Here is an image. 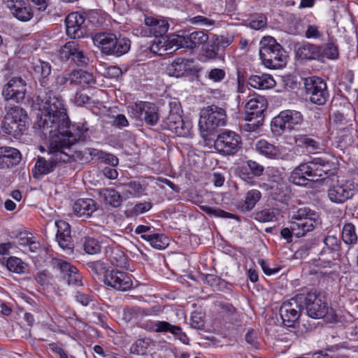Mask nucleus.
<instances>
[{
    "label": "nucleus",
    "instance_id": "obj_1",
    "mask_svg": "<svg viewBox=\"0 0 358 358\" xmlns=\"http://www.w3.org/2000/svg\"><path fill=\"white\" fill-rule=\"evenodd\" d=\"M71 73H58L54 76L50 87L45 89L44 94L40 92L38 95V100L41 101V108L36 125L45 135H55L71 127L62 97L56 94L63 91L66 83H71Z\"/></svg>",
    "mask_w": 358,
    "mask_h": 358
},
{
    "label": "nucleus",
    "instance_id": "obj_2",
    "mask_svg": "<svg viewBox=\"0 0 358 358\" xmlns=\"http://www.w3.org/2000/svg\"><path fill=\"white\" fill-rule=\"evenodd\" d=\"M36 132L44 138H50L48 157H38L35 164L34 177L40 178L55 171L58 164L67 163L71 157V147L77 141H84L88 137V127L84 124L72 125L64 129V132L55 135H45L39 127L34 124Z\"/></svg>",
    "mask_w": 358,
    "mask_h": 358
},
{
    "label": "nucleus",
    "instance_id": "obj_3",
    "mask_svg": "<svg viewBox=\"0 0 358 358\" xmlns=\"http://www.w3.org/2000/svg\"><path fill=\"white\" fill-rule=\"evenodd\" d=\"M337 164L327 157H314L301 163L291 172L289 180L294 185L308 186L311 182L323 180L336 173Z\"/></svg>",
    "mask_w": 358,
    "mask_h": 358
},
{
    "label": "nucleus",
    "instance_id": "obj_4",
    "mask_svg": "<svg viewBox=\"0 0 358 358\" xmlns=\"http://www.w3.org/2000/svg\"><path fill=\"white\" fill-rule=\"evenodd\" d=\"M92 40L101 53L106 55L120 57L127 53L131 45L128 38H117L115 34L109 32L96 33L93 35Z\"/></svg>",
    "mask_w": 358,
    "mask_h": 358
},
{
    "label": "nucleus",
    "instance_id": "obj_5",
    "mask_svg": "<svg viewBox=\"0 0 358 358\" xmlns=\"http://www.w3.org/2000/svg\"><path fill=\"white\" fill-rule=\"evenodd\" d=\"M259 56L264 66L269 69H280L286 64L284 50L271 36H264L261 40Z\"/></svg>",
    "mask_w": 358,
    "mask_h": 358
},
{
    "label": "nucleus",
    "instance_id": "obj_6",
    "mask_svg": "<svg viewBox=\"0 0 358 358\" xmlns=\"http://www.w3.org/2000/svg\"><path fill=\"white\" fill-rule=\"evenodd\" d=\"M319 214L309 207L303 206L293 210L290 215L292 229L296 237L304 236L316 227Z\"/></svg>",
    "mask_w": 358,
    "mask_h": 358
},
{
    "label": "nucleus",
    "instance_id": "obj_7",
    "mask_svg": "<svg viewBox=\"0 0 358 358\" xmlns=\"http://www.w3.org/2000/svg\"><path fill=\"white\" fill-rule=\"evenodd\" d=\"M227 124V114L224 108L216 105H210L202 109L199 122V129L203 138L208 133L215 131Z\"/></svg>",
    "mask_w": 358,
    "mask_h": 358
},
{
    "label": "nucleus",
    "instance_id": "obj_8",
    "mask_svg": "<svg viewBox=\"0 0 358 358\" xmlns=\"http://www.w3.org/2000/svg\"><path fill=\"white\" fill-rule=\"evenodd\" d=\"M303 116L301 112L294 110L281 111L271 122V129L275 136H281L286 131H290L296 126L301 125Z\"/></svg>",
    "mask_w": 358,
    "mask_h": 358
},
{
    "label": "nucleus",
    "instance_id": "obj_9",
    "mask_svg": "<svg viewBox=\"0 0 358 358\" xmlns=\"http://www.w3.org/2000/svg\"><path fill=\"white\" fill-rule=\"evenodd\" d=\"M27 115L19 106L10 108L1 122L2 132L17 136L23 133L26 129Z\"/></svg>",
    "mask_w": 358,
    "mask_h": 358
},
{
    "label": "nucleus",
    "instance_id": "obj_10",
    "mask_svg": "<svg viewBox=\"0 0 358 358\" xmlns=\"http://www.w3.org/2000/svg\"><path fill=\"white\" fill-rule=\"evenodd\" d=\"M241 145V136L231 130L221 132L214 141L215 150L224 156L234 155L240 150Z\"/></svg>",
    "mask_w": 358,
    "mask_h": 358
},
{
    "label": "nucleus",
    "instance_id": "obj_11",
    "mask_svg": "<svg viewBox=\"0 0 358 358\" xmlns=\"http://www.w3.org/2000/svg\"><path fill=\"white\" fill-rule=\"evenodd\" d=\"M306 94L311 103L322 106L329 99L327 83L319 77L313 76L304 79Z\"/></svg>",
    "mask_w": 358,
    "mask_h": 358
},
{
    "label": "nucleus",
    "instance_id": "obj_12",
    "mask_svg": "<svg viewBox=\"0 0 358 358\" xmlns=\"http://www.w3.org/2000/svg\"><path fill=\"white\" fill-rule=\"evenodd\" d=\"M357 185L352 180H337L329 187L327 196L334 203L342 204L352 198L357 192Z\"/></svg>",
    "mask_w": 358,
    "mask_h": 358
},
{
    "label": "nucleus",
    "instance_id": "obj_13",
    "mask_svg": "<svg viewBox=\"0 0 358 358\" xmlns=\"http://www.w3.org/2000/svg\"><path fill=\"white\" fill-rule=\"evenodd\" d=\"M303 294L297 295L294 298L285 301L280 306V315L284 325L294 327L298 322L301 310L303 308Z\"/></svg>",
    "mask_w": 358,
    "mask_h": 358
},
{
    "label": "nucleus",
    "instance_id": "obj_14",
    "mask_svg": "<svg viewBox=\"0 0 358 358\" xmlns=\"http://www.w3.org/2000/svg\"><path fill=\"white\" fill-rule=\"evenodd\" d=\"M181 108L177 101L169 103V113L164 120V123L169 130L178 136H185L188 132V127L181 116Z\"/></svg>",
    "mask_w": 358,
    "mask_h": 358
},
{
    "label": "nucleus",
    "instance_id": "obj_15",
    "mask_svg": "<svg viewBox=\"0 0 358 358\" xmlns=\"http://www.w3.org/2000/svg\"><path fill=\"white\" fill-rule=\"evenodd\" d=\"M303 303L307 314L312 318H322L328 313V307L323 296L316 292H308L306 296L303 295Z\"/></svg>",
    "mask_w": 358,
    "mask_h": 358
},
{
    "label": "nucleus",
    "instance_id": "obj_16",
    "mask_svg": "<svg viewBox=\"0 0 358 358\" xmlns=\"http://www.w3.org/2000/svg\"><path fill=\"white\" fill-rule=\"evenodd\" d=\"M208 35L203 31H195L186 36L176 35L169 39L172 47L194 49L204 45L208 40Z\"/></svg>",
    "mask_w": 358,
    "mask_h": 358
},
{
    "label": "nucleus",
    "instance_id": "obj_17",
    "mask_svg": "<svg viewBox=\"0 0 358 358\" xmlns=\"http://www.w3.org/2000/svg\"><path fill=\"white\" fill-rule=\"evenodd\" d=\"M50 264L53 268L63 274V278L68 285L74 286L83 285L82 276L78 270L70 263L60 259L52 258Z\"/></svg>",
    "mask_w": 358,
    "mask_h": 358
},
{
    "label": "nucleus",
    "instance_id": "obj_18",
    "mask_svg": "<svg viewBox=\"0 0 358 358\" xmlns=\"http://www.w3.org/2000/svg\"><path fill=\"white\" fill-rule=\"evenodd\" d=\"M104 284L115 290L125 292L132 287L133 282L128 273L118 270H110L103 279Z\"/></svg>",
    "mask_w": 358,
    "mask_h": 358
},
{
    "label": "nucleus",
    "instance_id": "obj_19",
    "mask_svg": "<svg viewBox=\"0 0 358 358\" xmlns=\"http://www.w3.org/2000/svg\"><path fill=\"white\" fill-rule=\"evenodd\" d=\"M255 149L259 154L270 159L287 160L289 158L285 147L275 145L264 139L256 143Z\"/></svg>",
    "mask_w": 358,
    "mask_h": 358
},
{
    "label": "nucleus",
    "instance_id": "obj_20",
    "mask_svg": "<svg viewBox=\"0 0 358 358\" xmlns=\"http://www.w3.org/2000/svg\"><path fill=\"white\" fill-rule=\"evenodd\" d=\"M65 22L66 34L71 38H80L86 35L85 18L82 14L78 12L71 13L66 16Z\"/></svg>",
    "mask_w": 358,
    "mask_h": 358
},
{
    "label": "nucleus",
    "instance_id": "obj_21",
    "mask_svg": "<svg viewBox=\"0 0 358 358\" xmlns=\"http://www.w3.org/2000/svg\"><path fill=\"white\" fill-rule=\"evenodd\" d=\"M26 83L20 77H15L3 87L2 95L5 100H15L19 103L22 101L26 94Z\"/></svg>",
    "mask_w": 358,
    "mask_h": 358
},
{
    "label": "nucleus",
    "instance_id": "obj_22",
    "mask_svg": "<svg viewBox=\"0 0 358 358\" xmlns=\"http://www.w3.org/2000/svg\"><path fill=\"white\" fill-rule=\"evenodd\" d=\"M268 106L267 100L262 96H254L245 105V120L251 122L255 119L264 118V112Z\"/></svg>",
    "mask_w": 358,
    "mask_h": 358
},
{
    "label": "nucleus",
    "instance_id": "obj_23",
    "mask_svg": "<svg viewBox=\"0 0 358 358\" xmlns=\"http://www.w3.org/2000/svg\"><path fill=\"white\" fill-rule=\"evenodd\" d=\"M20 161L21 154L17 149L10 146L0 147V169L13 167Z\"/></svg>",
    "mask_w": 358,
    "mask_h": 358
},
{
    "label": "nucleus",
    "instance_id": "obj_24",
    "mask_svg": "<svg viewBox=\"0 0 358 358\" xmlns=\"http://www.w3.org/2000/svg\"><path fill=\"white\" fill-rule=\"evenodd\" d=\"M136 111L140 113V117L145 122L150 126L157 124L159 115L157 107L150 102H141L136 105Z\"/></svg>",
    "mask_w": 358,
    "mask_h": 358
},
{
    "label": "nucleus",
    "instance_id": "obj_25",
    "mask_svg": "<svg viewBox=\"0 0 358 358\" xmlns=\"http://www.w3.org/2000/svg\"><path fill=\"white\" fill-rule=\"evenodd\" d=\"M96 210V202L91 199H79L73 205V213L83 219L90 217Z\"/></svg>",
    "mask_w": 358,
    "mask_h": 358
},
{
    "label": "nucleus",
    "instance_id": "obj_26",
    "mask_svg": "<svg viewBox=\"0 0 358 358\" xmlns=\"http://www.w3.org/2000/svg\"><path fill=\"white\" fill-rule=\"evenodd\" d=\"M157 324V333H170L182 343L186 345L189 344V339L187 334L182 331V328L180 326L173 325L169 322L160 320L158 321Z\"/></svg>",
    "mask_w": 358,
    "mask_h": 358
},
{
    "label": "nucleus",
    "instance_id": "obj_27",
    "mask_svg": "<svg viewBox=\"0 0 358 358\" xmlns=\"http://www.w3.org/2000/svg\"><path fill=\"white\" fill-rule=\"evenodd\" d=\"M18 244L25 250L36 254L40 250V243L34 239L32 234L28 231H21L16 236Z\"/></svg>",
    "mask_w": 358,
    "mask_h": 358
},
{
    "label": "nucleus",
    "instance_id": "obj_28",
    "mask_svg": "<svg viewBox=\"0 0 358 358\" xmlns=\"http://www.w3.org/2000/svg\"><path fill=\"white\" fill-rule=\"evenodd\" d=\"M192 61L184 58H177L166 68V72L170 76L179 78L190 70Z\"/></svg>",
    "mask_w": 358,
    "mask_h": 358
},
{
    "label": "nucleus",
    "instance_id": "obj_29",
    "mask_svg": "<svg viewBox=\"0 0 358 358\" xmlns=\"http://www.w3.org/2000/svg\"><path fill=\"white\" fill-rule=\"evenodd\" d=\"M248 83L252 87L259 90L271 89L275 85L273 77L271 75L264 73L250 76Z\"/></svg>",
    "mask_w": 358,
    "mask_h": 358
},
{
    "label": "nucleus",
    "instance_id": "obj_30",
    "mask_svg": "<svg viewBox=\"0 0 358 358\" xmlns=\"http://www.w3.org/2000/svg\"><path fill=\"white\" fill-rule=\"evenodd\" d=\"M294 142L298 147L307 150H317L321 148L319 141L312 134H297L294 137Z\"/></svg>",
    "mask_w": 358,
    "mask_h": 358
},
{
    "label": "nucleus",
    "instance_id": "obj_31",
    "mask_svg": "<svg viewBox=\"0 0 358 358\" xmlns=\"http://www.w3.org/2000/svg\"><path fill=\"white\" fill-rule=\"evenodd\" d=\"M106 257L113 266L120 268L127 267V258L120 248H108L106 250Z\"/></svg>",
    "mask_w": 358,
    "mask_h": 358
},
{
    "label": "nucleus",
    "instance_id": "obj_32",
    "mask_svg": "<svg viewBox=\"0 0 358 358\" xmlns=\"http://www.w3.org/2000/svg\"><path fill=\"white\" fill-rule=\"evenodd\" d=\"M99 195L106 204L118 208L122 202V195L113 188H103L99 190Z\"/></svg>",
    "mask_w": 358,
    "mask_h": 358
},
{
    "label": "nucleus",
    "instance_id": "obj_33",
    "mask_svg": "<svg viewBox=\"0 0 358 358\" xmlns=\"http://www.w3.org/2000/svg\"><path fill=\"white\" fill-rule=\"evenodd\" d=\"M296 55L301 59H320L319 45L306 43L301 45L296 50Z\"/></svg>",
    "mask_w": 358,
    "mask_h": 358
},
{
    "label": "nucleus",
    "instance_id": "obj_34",
    "mask_svg": "<svg viewBox=\"0 0 358 358\" xmlns=\"http://www.w3.org/2000/svg\"><path fill=\"white\" fill-rule=\"evenodd\" d=\"M325 248L321 252V254L327 250L333 254V259H336L340 256L342 243L341 240L335 235H327L323 239Z\"/></svg>",
    "mask_w": 358,
    "mask_h": 358
},
{
    "label": "nucleus",
    "instance_id": "obj_35",
    "mask_svg": "<svg viewBox=\"0 0 358 358\" xmlns=\"http://www.w3.org/2000/svg\"><path fill=\"white\" fill-rule=\"evenodd\" d=\"M71 85H79L85 86L92 85L95 83L93 75L86 71L79 69L71 73Z\"/></svg>",
    "mask_w": 358,
    "mask_h": 358
},
{
    "label": "nucleus",
    "instance_id": "obj_36",
    "mask_svg": "<svg viewBox=\"0 0 358 358\" xmlns=\"http://www.w3.org/2000/svg\"><path fill=\"white\" fill-rule=\"evenodd\" d=\"M141 238L157 250L165 249L169 245L168 238L162 234H143L141 235Z\"/></svg>",
    "mask_w": 358,
    "mask_h": 358
},
{
    "label": "nucleus",
    "instance_id": "obj_37",
    "mask_svg": "<svg viewBox=\"0 0 358 358\" xmlns=\"http://www.w3.org/2000/svg\"><path fill=\"white\" fill-rule=\"evenodd\" d=\"M51 69L52 67L49 62L41 60H39L34 65V73L40 77V83L43 87L48 85V78L51 73Z\"/></svg>",
    "mask_w": 358,
    "mask_h": 358
},
{
    "label": "nucleus",
    "instance_id": "obj_38",
    "mask_svg": "<svg viewBox=\"0 0 358 358\" xmlns=\"http://www.w3.org/2000/svg\"><path fill=\"white\" fill-rule=\"evenodd\" d=\"M83 250L88 255H96L101 250V245L98 240L90 236H85L80 239Z\"/></svg>",
    "mask_w": 358,
    "mask_h": 358
},
{
    "label": "nucleus",
    "instance_id": "obj_39",
    "mask_svg": "<svg viewBox=\"0 0 358 358\" xmlns=\"http://www.w3.org/2000/svg\"><path fill=\"white\" fill-rule=\"evenodd\" d=\"M87 151L90 155L96 157L105 164L111 165L113 167L118 165L119 160L117 157L113 154L94 148H89L87 149Z\"/></svg>",
    "mask_w": 358,
    "mask_h": 358
},
{
    "label": "nucleus",
    "instance_id": "obj_40",
    "mask_svg": "<svg viewBox=\"0 0 358 358\" xmlns=\"http://www.w3.org/2000/svg\"><path fill=\"white\" fill-rule=\"evenodd\" d=\"M342 240L347 245H355L357 242V235L355 225L351 222L345 223L342 229Z\"/></svg>",
    "mask_w": 358,
    "mask_h": 358
},
{
    "label": "nucleus",
    "instance_id": "obj_41",
    "mask_svg": "<svg viewBox=\"0 0 358 358\" xmlns=\"http://www.w3.org/2000/svg\"><path fill=\"white\" fill-rule=\"evenodd\" d=\"M13 15L22 22L29 21L33 17L31 7L22 1L20 3H17V8L13 11Z\"/></svg>",
    "mask_w": 358,
    "mask_h": 358
},
{
    "label": "nucleus",
    "instance_id": "obj_42",
    "mask_svg": "<svg viewBox=\"0 0 358 358\" xmlns=\"http://www.w3.org/2000/svg\"><path fill=\"white\" fill-rule=\"evenodd\" d=\"M151 345H154L152 339L149 338H140L131 345V352L137 355H145Z\"/></svg>",
    "mask_w": 358,
    "mask_h": 358
},
{
    "label": "nucleus",
    "instance_id": "obj_43",
    "mask_svg": "<svg viewBox=\"0 0 358 358\" xmlns=\"http://www.w3.org/2000/svg\"><path fill=\"white\" fill-rule=\"evenodd\" d=\"M320 59L327 58L329 59H335L338 57V47L331 40L327 43L319 45Z\"/></svg>",
    "mask_w": 358,
    "mask_h": 358
},
{
    "label": "nucleus",
    "instance_id": "obj_44",
    "mask_svg": "<svg viewBox=\"0 0 358 358\" xmlns=\"http://www.w3.org/2000/svg\"><path fill=\"white\" fill-rule=\"evenodd\" d=\"M203 55L208 59H214L219 57L220 48L213 38H209L202 48Z\"/></svg>",
    "mask_w": 358,
    "mask_h": 358
},
{
    "label": "nucleus",
    "instance_id": "obj_45",
    "mask_svg": "<svg viewBox=\"0 0 358 358\" xmlns=\"http://www.w3.org/2000/svg\"><path fill=\"white\" fill-rule=\"evenodd\" d=\"M86 265L90 272L96 275L97 277L103 276V279L106 275L110 272L107 268V264L100 260L88 262Z\"/></svg>",
    "mask_w": 358,
    "mask_h": 358
},
{
    "label": "nucleus",
    "instance_id": "obj_46",
    "mask_svg": "<svg viewBox=\"0 0 358 358\" xmlns=\"http://www.w3.org/2000/svg\"><path fill=\"white\" fill-rule=\"evenodd\" d=\"M262 197L261 192L257 189H252L246 193L243 208L250 210H252Z\"/></svg>",
    "mask_w": 358,
    "mask_h": 358
},
{
    "label": "nucleus",
    "instance_id": "obj_47",
    "mask_svg": "<svg viewBox=\"0 0 358 358\" xmlns=\"http://www.w3.org/2000/svg\"><path fill=\"white\" fill-rule=\"evenodd\" d=\"M124 187L127 193L135 197L140 196L142 192L145 189V187L138 181H131L128 183L124 184Z\"/></svg>",
    "mask_w": 358,
    "mask_h": 358
},
{
    "label": "nucleus",
    "instance_id": "obj_48",
    "mask_svg": "<svg viewBox=\"0 0 358 358\" xmlns=\"http://www.w3.org/2000/svg\"><path fill=\"white\" fill-rule=\"evenodd\" d=\"M200 208L201 210L205 212L210 216H214L216 217H222V218H234V215L225 212L224 210L220 208H214L208 206H200Z\"/></svg>",
    "mask_w": 358,
    "mask_h": 358
},
{
    "label": "nucleus",
    "instance_id": "obj_49",
    "mask_svg": "<svg viewBox=\"0 0 358 358\" xmlns=\"http://www.w3.org/2000/svg\"><path fill=\"white\" fill-rule=\"evenodd\" d=\"M6 267L10 271L16 273H24V266L23 262L20 258L15 257H10L6 262Z\"/></svg>",
    "mask_w": 358,
    "mask_h": 358
},
{
    "label": "nucleus",
    "instance_id": "obj_50",
    "mask_svg": "<svg viewBox=\"0 0 358 358\" xmlns=\"http://www.w3.org/2000/svg\"><path fill=\"white\" fill-rule=\"evenodd\" d=\"M267 25V19L263 14H255L250 20V27L255 30H259L266 27Z\"/></svg>",
    "mask_w": 358,
    "mask_h": 358
},
{
    "label": "nucleus",
    "instance_id": "obj_51",
    "mask_svg": "<svg viewBox=\"0 0 358 358\" xmlns=\"http://www.w3.org/2000/svg\"><path fill=\"white\" fill-rule=\"evenodd\" d=\"M206 77L213 83H220L225 78L226 72L222 69L214 68L206 72Z\"/></svg>",
    "mask_w": 358,
    "mask_h": 358
},
{
    "label": "nucleus",
    "instance_id": "obj_52",
    "mask_svg": "<svg viewBox=\"0 0 358 358\" xmlns=\"http://www.w3.org/2000/svg\"><path fill=\"white\" fill-rule=\"evenodd\" d=\"M76 41H71L66 43L61 49L59 55L62 59L69 60L71 59L73 51L76 50Z\"/></svg>",
    "mask_w": 358,
    "mask_h": 358
},
{
    "label": "nucleus",
    "instance_id": "obj_53",
    "mask_svg": "<svg viewBox=\"0 0 358 358\" xmlns=\"http://www.w3.org/2000/svg\"><path fill=\"white\" fill-rule=\"evenodd\" d=\"M71 57V61L76 63L78 66H83L87 62V57L85 55L83 50L80 48L78 43L76 42V50Z\"/></svg>",
    "mask_w": 358,
    "mask_h": 358
},
{
    "label": "nucleus",
    "instance_id": "obj_54",
    "mask_svg": "<svg viewBox=\"0 0 358 358\" xmlns=\"http://www.w3.org/2000/svg\"><path fill=\"white\" fill-rule=\"evenodd\" d=\"M256 220L261 222H273L276 220L275 215L271 209H264L255 214Z\"/></svg>",
    "mask_w": 358,
    "mask_h": 358
},
{
    "label": "nucleus",
    "instance_id": "obj_55",
    "mask_svg": "<svg viewBox=\"0 0 358 358\" xmlns=\"http://www.w3.org/2000/svg\"><path fill=\"white\" fill-rule=\"evenodd\" d=\"M57 241L59 246L66 250H71L73 248V244L71 241V234H57Z\"/></svg>",
    "mask_w": 358,
    "mask_h": 358
},
{
    "label": "nucleus",
    "instance_id": "obj_56",
    "mask_svg": "<svg viewBox=\"0 0 358 358\" xmlns=\"http://www.w3.org/2000/svg\"><path fill=\"white\" fill-rule=\"evenodd\" d=\"M189 22L192 24L210 27H213L215 24V20L209 19L206 17L202 15H197L189 19Z\"/></svg>",
    "mask_w": 358,
    "mask_h": 358
},
{
    "label": "nucleus",
    "instance_id": "obj_57",
    "mask_svg": "<svg viewBox=\"0 0 358 358\" xmlns=\"http://www.w3.org/2000/svg\"><path fill=\"white\" fill-rule=\"evenodd\" d=\"M213 38L217 43V45H218L220 50L221 48L224 49L231 45L234 41V36L231 35H213Z\"/></svg>",
    "mask_w": 358,
    "mask_h": 358
},
{
    "label": "nucleus",
    "instance_id": "obj_58",
    "mask_svg": "<svg viewBox=\"0 0 358 358\" xmlns=\"http://www.w3.org/2000/svg\"><path fill=\"white\" fill-rule=\"evenodd\" d=\"M262 119H255L251 122L245 123L241 126V130L247 132H253L258 130L263 124Z\"/></svg>",
    "mask_w": 358,
    "mask_h": 358
},
{
    "label": "nucleus",
    "instance_id": "obj_59",
    "mask_svg": "<svg viewBox=\"0 0 358 358\" xmlns=\"http://www.w3.org/2000/svg\"><path fill=\"white\" fill-rule=\"evenodd\" d=\"M190 325L195 329H202L204 327V320L200 313H194L190 320Z\"/></svg>",
    "mask_w": 358,
    "mask_h": 358
},
{
    "label": "nucleus",
    "instance_id": "obj_60",
    "mask_svg": "<svg viewBox=\"0 0 358 358\" xmlns=\"http://www.w3.org/2000/svg\"><path fill=\"white\" fill-rule=\"evenodd\" d=\"M322 35L318 27L315 24H308L304 34L307 38H319Z\"/></svg>",
    "mask_w": 358,
    "mask_h": 358
},
{
    "label": "nucleus",
    "instance_id": "obj_61",
    "mask_svg": "<svg viewBox=\"0 0 358 358\" xmlns=\"http://www.w3.org/2000/svg\"><path fill=\"white\" fill-rule=\"evenodd\" d=\"M247 164L254 176L259 177L262 175L264 170L262 165L252 160H248Z\"/></svg>",
    "mask_w": 358,
    "mask_h": 358
},
{
    "label": "nucleus",
    "instance_id": "obj_62",
    "mask_svg": "<svg viewBox=\"0 0 358 358\" xmlns=\"http://www.w3.org/2000/svg\"><path fill=\"white\" fill-rule=\"evenodd\" d=\"M50 278V275L47 271L38 272L35 276L36 281L41 286L49 285Z\"/></svg>",
    "mask_w": 358,
    "mask_h": 358
},
{
    "label": "nucleus",
    "instance_id": "obj_63",
    "mask_svg": "<svg viewBox=\"0 0 358 358\" xmlns=\"http://www.w3.org/2000/svg\"><path fill=\"white\" fill-rule=\"evenodd\" d=\"M354 80V73L352 71L348 70L345 72L342 76V85H345V90L349 91Z\"/></svg>",
    "mask_w": 358,
    "mask_h": 358
},
{
    "label": "nucleus",
    "instance_id": "obj_64",
    "mask_svg": "<svg viewBox=\"0 0 358 358\" xmlns=\"http://www.w3.org/2000/svg\"><path fill=\"white\" fill-rule=\"evenodd\" d=\"M76 301L84 306H87L90 301H92V296L80 292H77L75 295Z\"/></svg>",
    "mask_w": 358,
    "mask_h": 358
}]
</instances>
